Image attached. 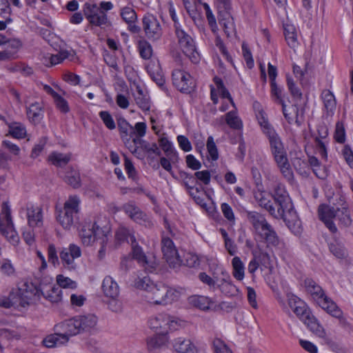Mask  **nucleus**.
Segmentation results:
<instances>
[{"label": "nucleus", "mask_w": 353, "mask_h": 353, "mask_svg": "<svg viewBox=\"0 0 353 353\" xmlns=\"http://www.w3.org/2000/svg\"><path fill=\"white\" fill-rule=\"evenodd\" d=\"M287 303L300 320L311 312L306 303L294 294H287Z\"/></svg>", "instance_id": "nucleus-18"}, {"label": "nucleus", "mask_w": 353, "mask_h": 353, "mask_svg": "<svg viewBox=\"0 0 353 353\" xmlns=\"http://www.w3.org/2000/svg\"><path fill=\"white\" fill-rule=\"evenodd\" d=\"M212 345L214 353H233L229 346L220 339H215Z\"/></svg>", "instance_id": "nucleus-52"}, {"label": "nucleus", "mask_w": 353, "mask_h": 353, "mask_svg": "<svg viewBox=\"0 0 353 353\" xmlns=\"http://www.w3.org/2000/svg\"><path fill=\"white\" fill-rule=\"evenodd\" d=\"M74 54L72 50L61 49L60 51L56 54H46L43 57L42 61L44 65L51 66L61 63L64 59L69 58Z\"/></svg>", "instance_id": "nucleus-32"}, {"label": "nucleus", "mask_w": 353, "mask_h": 353, "mask_svg": "<svg viewBox=\"0 0 353 353\" xmlns=\"http://www.w3.org/2000/svg\"><path fill=\"white\" fill-rule=\"evenodd\" d=\"M271 97L276 103L281 105L285 103L283 99V90L276 82H271Z\"/></svg>", "instance_id": "nucleus-51"}, {"label": "nucleus", "mask_w": 353, "mask_h": 353, "mask_svg": "<svg viewBox=\"0 0 353 353\" xmlns=\"http://www.w3.org/2000/svg\"><path fill=\"white\" fill-rule=\"evenodd\" d=\"M176 34L179 39V46L182 52L188 57L192 61L196 62L199 59V54L192 39L179 26L176 27Z\"/></svg>", "instance_id": "nucleus-13"}, {"label": "nucleus", "mask_w": 353, "mask_h": 353, "mask_svg": "<svg viewBox=\"0 0 353 353\" xmlns=\"http://www.w3.org/2000/svg\"><path fill=\"white\" fill-rule=\"evenodd\" d=\"M147 126L144 122H138L133 128V134L137 136L136 138L131 135L130 138L128 137L127 133L123 131V128L121 127V138L124 141L125 145L129 150L133 154H139V150L142 146V140L141 137L145 136L146 133Z\"/></svg>", "instance_id": "nucleus-11"}, {"label": "nucleus", "mask_w": 353, "mask_h": 353, "mask_svg": "<svg viewBox=\"0 0 353 353\" xmlns=\"http://www.w3.org/2000/svg\"><path fill=\"white\" fill-rule=\"evenodd\" d=\"M330 250L339 259H343L347 255V252L343 245L338 241H334L330 243Z\"/></svg>", "instance_id": "nucleus-49"}, {"label": "nucleus", "mask_w": 353, "mask_h": 353, "mask_svg": "<svg viewBox=\"0 0 353 353\" xmlns=\"http://www.w3.org/2000/svg\"><path fill=\"white\" fill-rule=\"evenodd\" d=\"M54 332V334H49L43 339V345L48 348L66 345L69 342L66 336H63L61 332H56L55 330Z\"/></svg>", "instance_id": "nucleus-35"}, {"label": "nucleus", "mask_w": 353, "mask_h": 353, "mask_svg": "<svg viewBox=\"0 0 353 353\" xmlns=\"http://www.w3.org/2000/svg\"><path fill=\"white\" fill-rule=\"evenodd\" d=\"M282 110L284 117L289 123L299 126L303 122L304 111L302 107L298 108L296 105H288L283 103Z\"/></svg>", "instance_id": "nucleus-21"}, {"label": "nucleus", "mask_w": 353, "mask_h": 353, "mask_svg": "<svg viewBox=\"0 0 353 353\" xmlns=\"http://www.w3.org/2000/svg\"><path fill=\"white\" fill-rule=\"evenodd\" d=\"M48 257L49 262L54 266L57 267L59 265V260L57 256V252L55 246L50 244L48 248Z\"/></svg>", "instance_id": "nucleus-60"}, {"label": "nucleus", "mask_w": 353, "mask_h": 353, "mask_svg": "<svg viewBox=\"0 0 353 353\" xmlns=\"http://www.w3.org/2000/svg\"><path fill=\"white\" fill-rule=\"evenodd\" d=\"M303 285L316 303L326 295L321 287L311 279H305Z\"/></svg>", "instance_id": "nucleus-34"}, {"label": "nucleus", "mask_w": 353, "mask_h": 353, "mask_svg": "<svg viewBox=\"0 0 353 353\" xmlns=\"http://www.w3.org/2000/svg\"><path fill=\"white\" fill-rule=\"evenodd\" d=\"M70 154L58 152H53L48 157L49 161H50L52 164L59 166L66 164L70 161Z\"/></svg>", "instance_id": "nucleus-46"}, {"label": "nucleus", "mask_w": 353, "mask_h": 353, "mask_svg": "<svg viewBox=\"0 0 353 353\" xmlns=\"http://www.w3.org/2000/svg\"><path fill=\"white\" fill-rule=\"evenodd\" d=\"M122 18L128 23H133L136 19V14L131 7H125L121 12Z\"/></svg>", "instance_id": "nucleus-64"}, {"label": "nucleus", "mask_w": 353, "mask_h": 353, "mask_svg": "<svg viewBox=\"0 0 353 353\" xmlns=\"http://www.w3.org/2000/svg\"><path fill=\"white\" fill-rule=\"evenodd\" d=\"M160 145L165 152L177 157L178 152L176 150L173 143L172 141H169L167 138H161V139Z\"/></svg>", "instance_id": "nucleus-56"}, {"label": "nucleus", "mask_w": 353, "mask_h": 353, "mask_svg": "<svg viewBox=\"0 0 353 353\" xmlns=\"http://www.w3.org/2000/svg\"><path fill=\"white\" fill-rule=\"evenodd\" d=\"M255 228L261 236H263L268 244L276 245L278 243V238L275 232L267 222L262 219L255 225Z\"/></svg>", "instance_id": "nucleus-30"}, {"label": "nucleus", "mask_w": 353, "mask_h": 353, "mask_svg": "<svg viewBox=\"0 0 353 353\" xmlns=\"http://www.w3.org/2000/svg\"><path fill=\"white\" fill-rule=\"evenodd\" d=\"M162 252L170 266L176 268L182 264L173 242L170 239H163L162 241Z\"/></svg>", "instance_id": "nucleus-17"}, {"label": "nucleus", "mask_w": 353, "mask_h": 353, "mask_svg": "<svg viewBox=\"0 0 353 353\" xmlns=\"http://www.w3.org/2000/svg\"><path fill=\"white\" fill-rule=\"evenodd\" d=\"M9 134L16 139H22L26 134V130L23 125L13 123L9 125Z\"/></svg>", "instance_id": "nucleus-48"}, {"label": "nucleus", "mask_w": 353, "mask_h": 353, "mask_svg": "<svg viewBox=\"0 0 353 353\" xmlns=\"http://www.w3.org/2000/svg\"><path fill=\"white\" fill-rule=\"evenodd\" d=\"M274 259L268 254H263L260 260V270L267 283L273 288L274 283Z\"/></svg>", "instance_id": "nucleus-19"}, {"label": "nucleus", "mask_w": 353, "mask_h": 353, "mask_svg": "<svg viewBox=\"0 0 353 353\" xmlns=\"http://www.w3.org/2000/svg\"><path fill=\"white\" fill-rule=\"evenodd\" d=\"M254 108L259 124L260 125L263 132L268 136L269 140L272 139V137L274 138L277 137L278 135L275 133L271 125L269 123L266 114L261 105L259 103H255L254 104Z\"/></svg>", "instance_id": "nucleus-26"}, {"label": "nucleus", "mask_w": 353, "mask_h": 353, "mask_svg": "<svg viewBox=\"0 0 353 353\" xmlns=\"http://www.w3.org/2000/svg\"><path fill=\"white\" fill-rule=\"evenodd\" d=\"M41 296L52 303H57L62 300L63 292L53 284L52 277L46 276L41 279L38 288L28 285L25 288L14 290L8 298L0 299V305L25 307L39 300Z\"/></svg>", "instance_id": "nucleus-1"}, {"label": "nucleus", "mask_w": 353, "mask_h": 353, "mask_svg": "<svg viewBox=\"0 0 353 353\" xmlns=\"http://www.w3.org/2000/svg\"><path fill=\"white\" fill-rule=\"evenodd\" d=\"M220 24L228 37H231L234 34L235 27L233 18L228 14L221 19Z\"/></svg>", "instance_id": "nucleus-43"}, {"label": "nucleus", "mask_w": 353, "mask_h": 353, "mask_svg": "<svg viewBox=\"0 0 353 353\" xmlns=\"http://www.w3.org/2000/svg\"><path fill=\"white\" fill-rule=\"evenodd\" d=\"M0 232L12 245L17 246L19 244L20 237L14 228L10 209L7 204L3 205L0 214Z\"/></svg>", "instance_id": "nucleus-7"}, {"label": "nucleus", "mask_w": 353, "mask_h": 353, "mask_svg": "<svg viewBox=\"0 0 353 353\" xmlns=\"http://www.w3.org/2000/svg\"><path fill=\"white\" fill-rule=\"evenodd\" d=\"M55 219L58 224L65 230H71L75 228L77 216L63 210L56 208Z\"/></svg>", "instance_id": "nucleus-23"}, {"label": "nucleus", "mask_w": 353, "mask_h": 353, "mask_svg": "<svg viewBox=\"0 0 353 353\" xmlns=\"http://www.w3.org/2000/svg\"><path fill=\"white\" fill-rule=\"evenodd\" d=\"M202 6L205 11L206 18L208 19V24H209L212 31L214 33L216 34L218 32L219 28H218L216 18H215L214 15L213 14L210 6L205 3L202 4Z\"/></svg>", "instance_id": "nucleus-47"}, {"label": "nucleus", "mask_w": 353, "mask_h": 353, "mask_svg": "<svg viewBox=\"0 0 353 353\" xmlns=\"http://www.w3.org/2000/svg\"><path fill=\"white\" fill-rule=\"evenodd\" d=\"M274 198L279 205L277 214L286 222L289 229L296 235L302 232L301 223L293 210L292 203L285 189L279 186L275 192Z\"/></svg>", "instance_id": "nucleus-3"}, {"label": "nucleus", "mask_w": 353, "mask_h": 353, "mask_svg": "<svg viewBox=\"0 0 353 353\" xmlns=\"http://www.w3.org/2000/svg\"><path fill=\"white\" fill-rule=\"evenodd\" d=\"M207 149L209 158L212 161H216L219 159V152L214 139L212 137H209L208 139Z\"/></svg>", "instance_id": "nucleus-55"}, {"label": "nucleus", "mask_w": 353, "mask_h": 353, "mask_svg": "<svg viewBox=\"0 0 353 353\" xmlns=\"http://www.w3.org/2000/svg\"><path fill=\"white\" fill-rule=\"evenodd\" d=\"M147 71L152 79L159 86L163 87L165 82L159 60L153 59L146 65Z\"/></svg>", "instance_id": "nucleus-27"}, {"label": "nucleus", "mask_w": 353, "mask_h": 353, "mask_svg": "<svg viewBox=\"0 0 353 353\" xmlns=\"http://www.w3.org/2000/svg\"><path fill=\"white\" fill-rule=\"evenodd\" d=\"M174 86L181 92H188L194 88V80L189 73L184 70H176L172 73Z\"/></svg>", "instance_id": "nucleus-16"}, {"label": "nucleus", "mask_w": 353, "mask_h": 353, "mask_svg": "<svg viewBox=\"0 0 353 353\" xmlns=\"http://www.w3.org/2000/svg\"><path fill=\"white\" fill-rule=\"evenodd\" d=\"M185 163L187 167L192 170H199L202 166L201 163L193 154L185 157Z\"/></svg>", "instance_id": "nucleus-63"}, {"label": "nucleus", "mask_w": 353, "mask_h": 353, "mask_svg": "<svg viewBox=\"0 0 353 353\" xmlns=\"http://www.w3.org/2000/svg\"><path fill=\"white\" fill-rule=\"evenodd\" d=\"M133 286L142 292L147 301L152 304H165L176 300L179 296V291L169 289L161 282H154L148 276L135 279Z\"/></svg>", "instance_id": "nucleus-2"}, {"label": "nucleus", "mask_w": 353, "mask_h": 353, "mask_svg": "<svg viewBox=\"0 0 353 353\" xmlns=\"http://www.w3.org/2000/svg\"><path fill=\"white\" fill-rule=\"evenodd\" d=\"M115 240L117 243H121L126 240L130 242L132 245V255L139 263H141L147 270L152 272L157 267V260L154 256H145L141 248L135 244L134 236L125 228L121 227L119 228L115 234Z\"/></svg>", "instance_id": "nucleus-6"}, {"label": "nucleus", "mask_w": 353, "mask_h": 353, "mask_svg": "<svg viewBox=\"0 0 353 353\" xmlns=\"http://www.w3.org/2000/svg\"><path fill=\"white\" fill-rule=\"evenodd\" d=\"M284 34L285 40L290 48H295L298 46V33L294 25L290 23L285 24Z\"/></svg>", "instance_id": "nucleus-37"}, {"label": "nucleus", "mask_w": 353, "mask_h": 353, "mask_svg": "<svg viewBox=\"0 0 353 353\" xmlns=\"http://www.w3.org/2000/svg\"><path fill=\"white\" fill-rule=\"evenodd\" d=\"M341 155L349 167L353 169V150L349 145H344L341 150Z\"/></svg>", "instance_id": "nucleus-62"}, {"label": "nucleus", "mask_w": 353, "mask_h": 353, "mask_svg": "<svg viewBox=\"0 0 353 353\" xmlns=\"http://www.w3.org/2000/svg\"><path fill=\"white\" fill-rule=\"evenodd\" d=\"M56 332H61L67 339L80 334L76 317L64 320L57 323L54 326Z\"/></svg>", "instance_id": "nucleus-22"}, {"label": "nucleus", "mask_w": 353, "mask_h": 353, "mask_svg": "<svg viewBox=\"0 0 353 353\" xmlns=\"http://www.w3.org/2000/svg\"><path fill=\"white\" fill-rule=\"evenodd\" d=\"M139 52L142 58L145 59H150L152 55V48L151 45L145 41H141L139 43Z\"/></svg>", "instance_id": "nucleus-54"}, {"label": "nucleus", "mask_w": 353, "mask_h": 353, "mask_svg": "<svg viewBox=\"0 0 353 353\" xmlns=\"http://www.w3.org/2000/svg\"><path fill=\"white\" fill-rule=\"evenodd\" d=\"M300 346L308 353H318L319 348L313 342L306 339H299Z\"/></svg>", "instance_id": "nucleus-61"}, {"label": "nucleus", "mask_w": 353, "mask_h": 353, "mask_svg": "<svg viewBox=\"0 0 353 353\" xmlns=\"http://www.w3.org/2000/svg\"><path fill=\"white\" fill-rule=\"evenodd\" d=\"M56 282L60 288L63 289L75 290L78 287V283L76 281L63 274L57 275Z\"/></svg>", "instance_id": "nucleus-41"}, {"label": "nucleus", "mask_w": 353, "mask_h": 353, "mask_svg": "<svg viewBox=\"0 0 353 353\" xmlns=\"http://www.w3.org/2000/svg\"><path fill=\"white\" fill-rule=\"evenodd\" d=\"M334 139L336 142L343 143L345 141V130L342 122H338L336 125Z\"/></svg>", "instance_id": "nucleus-57"}, {"label": "nucleus", "mask_w": 353, "mask_h": 353, "mask_svg": "<svg viewBox=\"0 0 353 353\" xmlns=\"http://www.w3.org/2000/svg\"><path fill=\"white\" fill-rule=\"evenodd\" d=\"M143 28L150 38L157 39L161 34L160 24L153 15L148 14L143 18Z\"/></svg>", "instance_id": "nucleus-28"}, {"label": "nucleus", "mask_w": 353, "mask_h": 353, "mask_svg": "<svg viewBox=\"0 0 353 353\" xmlns=\"http://www.w3.org/2000/svg\"><path fill=\"white\" fill-rule=\"evenodd\" d=\"M183 322L165 314H159L149 320L150 327L159 334H166L168 332L177 330L183 326Z\"/></svg>", "instance_id": "nucleus-8"}, {"label": "nucleus", "mask_w": 353, "mask_h": 353, "mask_svg": "<svg viewBox=\"0 0 353 353\" xmlns=\"http://www.w3.org/2000/svg\"><path fill=\"white\" fill-rule=\"evenodd\" d=\"M316 337L323 340L327 339V334L323 325L310 312L309 315L301 320Z\"/></svg>", "instance_id": "nucleus-24"}, {"label": "nucleus", "mask_w": 353, "mask_h": 353, "mask_svg": "<svg viewBox=\"0 0 353 353\" xmlns=\"http://www.w3.org/2000/svg\"><path fill=\"white\" fill-rule=\"evenodd\" d=\"M98 9L96 4L86 3L83 6V12L91 24L101 26L107 23V17L103 13H98Z\"/></svg>", "instance_id": "nucleus-20"}, {"label": "nucleus", "mask_w": 353, "mask_h": 353, "mask_svg": "<svg viewBox=\"0 0 353 353\" xmlns=\"http://www.w3.org/2000/svg\"><path fill=\"white\" fill-rule=\"evenodd\" d=\"M102 290L104 295L110 299L108 303L110 308L115 312L119 310L121 304L118 299L119 287L117 283L111 276H105L102 283Z\"/></svg>", "instance_id": "nucleus-12"}, {"label": "nucleus", "mask_w": 353, "mask_h": 353, "mask_svg": "<svg viewBox=\"0 0 353 353\" xmlns=\"http://www.w3.org/2000/svg\"><path fill=\"white\" fill-rule=\"evenodd\" d=\"M322 99L327 111L333 112L336 108V100L334 94L329 90H325L322 93Z\"/></svg>", "instance_id": "nucleus-45"}, {"label": "nucleus", "mask_w": 353, "mask_h": 353, "mask_svg": "<svg viewBox=\"0 0 353 353\" xmlns=\"http://www.w3.org/2000/svg\"><path fill=\"white\" fill-rule=\"evenodd\" d=\"M65 180L74 188H77L80 185V175L78 171L72 170L68 172L65 176Z\"/></svg>", "instance_id": "nucleus-53"}, {"label": "nucleus", "mask_w": 353, "mask_h": 353, "mask_svg": "<svg viewBox=\"0 0 353 353\" xmlns=\"http://www.w3.org/2000/svg\"><path fill=\"white\" fill-rule=\"evenodd\" d=\"M80 206L81 199L79 196L77 195H70L65 201L63 206L58 208L73 214L77 215L80 211Z\"/></svg>", "instance_id": "nucleus-36"}, {"label": "nucleus", "mask_w": 353, "mask_h": 353, "mask_svg": "<svg viewBox=\"0 0 353 353\" xmlns=\"http://www.w3.org/2000/svg\"><path fill=\"white\" fill-rule=\"evenodd\" d=\"M27 116L32 122H37L42 117V108L39 103H34L27 108Z\"/></svg>", "instance_id": "nucleus-40"}, {"label": "nucleus", "mask_w": 353, "mask_h": 353, "mask_svg": "<svg viewBox=\"0 0 353 353\" xmlns=\"http://www.w3.org/2000/svg\"><path fill=\"white\" fill-rule=\"evenodd\" d=\"M99 117L103 121L105 125L110 130H114L116 128L115 122L112 115L107 111H101Z\"/></svg>", "instance_id": "nucleus-58"}, {"label": "nucleus", "mask_w": 353, "mask_h": 353, "mask_svg": "<svg viewBox=\"0 0 353 353\" xmlns=\"http://www.w3.org/2000/svg\"><path fill=\"white\" fill-rule=\"evenodd\" d=\"M185 7L189 13L190 16L194 21H196L200 18V14L197 12L198 6L192 4L190 0H183Z\"/></svg>", "instance_id": "nucleus-59"}, {"label": "nucleus", "mask_w": 353, "mask_h": 353, "mask_svg": "<svg viewBox=\"0 0 353 353\" xmlns=\"http://www.w3.org/2000/svg\"><path fill=\"white\" fill-rule=\"evenodd\" d=\"M59 256L63 265L69 270H73L77 268L74 261L81 257V250L79 246L72 243L64 248L60 252Z\"/></svg>", "instance_id": "nucleus-14"}, {"label": "nucleus", "mask_w": 353, "mask_h": 353, "mask_svg": "<svg viewBox=\"0 0 353 353\" xmlns=\"http://www.w3.org/2000/svg\"><path fill=\"white\" fill-rule=\"evenodd\" d=\"M318 216L320 220L332 232L336 231L334 224L336 220L340 221L344 225H349L351 223L350 213L347 206L343 203L341 208L335 207L329 204H321L318 208Z\"/></svg>", "instance_id": "nucleus-5"}, {"label": "nucleus", "mask_w": 353, "mask_h": 353, "mask_svg": "<svg viewBox=\"0 0 353 353\" xmlns=\"http://www.w3.org/2000/svg\"><path fill=\"white\" fill-rule=\"evenodd\" d=\"M176 353H198V350L191 340L183 337L176 339L172 344Z\"/></svg>", "instance_id": "nucleus-33"}, {"label": "nucleus", "mask_w": 353, "mask_h": 353, "mask_svg": "<svg viewBox=\"0 0 353 353\" xmlns=\"http://www.w3.org/2000/svg\"><path fill=\"white\" fill-rule=\"evenodd\" d=\"M76 319L80 334L94 330L98 322L97 317L91 314L76 316Z\"/></svg>", "instance_id": "nucleus-31"}, {"label": "nucleus", "mask_w": 353, "mask_h": 353, "mask_svg": "<svg viewBox=\"0 0 353 353\" xmlns=\"http://www.w3.org/2000/svg\"><path fill=\"white\" fill-rule=\"evenodd\" d=\"M279 186L283 187L285 189L283 185L277 184L274 188L273 193L272 194L263 190L261 187H258L257 191L255 193V198L259 203L260 205L267 209L272 214H275L274 209L272 205V198L275 199L274 194ZM275 202L278 203L276 201Z\"/></svg>", "instance_id": "nucleus-25"}, {"label": "nucleus", "mask_w": 353, "mask_h": 353, "mask_svg": "<svg viewBox=\"0 0 353 353\" xmlns=\"http://www.w3.org/2000/svg\"><path fill=\"white\" fill-rule=\"evenodd\" d=\"M125 212L137 222L143 219L145 215L133 204L128 203L124 206Z\"/></svg>", "instance_id": "nucleus-44"}, {"label": "nucleus", "mask_w": 353, "mask_h": 353, "mask_svg": "<svg viewBox=\"0 0 353 353\" xmlns=\"http://www.w3.org/2000/svg\"><path fill=\"white\" fill-rule=\"evenodd\" d=\"M28 225L31 229L40 228L43 224L42 209L37 205L28 203L26 206Z\"/></svg>", "instance_id": "nucleus-15"}, {"label": "nucleus", "mask_w": 353, "mask_h": 353, "mask_svg": "<svg viewBox=\"0 0 353 353\" xmlns=\"http://www.w3.org/2000/svg\"><path fill=\"white\" fill-rule=\"evenodd\" d=\"M189 303L202 310H208L212 305V301L208 297L199 295L190 296Z\"/></svg>", "instance_id": "nucleus-39"}, {"label": "nucleus", "mask_w": 353, "mask_h": 353, "mask_svg": "<svg viewBox=\"0 0 353 353\" xmlns=\"http://www.w3.org/2000/svg\"><path fill=\"white\" fill-rule=\"evenodd\" d=\"M15 272L14 268L10 260L0 259V273L6 276H12Z\"/></svg>", "instance_id": "nucleus-50"}, {"label": "nucleus", "mask_w": 353, "mask_h": 353, "mask_svg": "<svg viewBox=\"0 0 353 353\" xmlns=\"http://www.w3.org/2000/svg\"><path fill=\"white\" fill-rule=\"evenodd\" d=\"M316 304L336 319H341L343 317L342 310L327 295L320 299Z\"/></svg>", "instance_id": "nucleus-29"}, {"label": "nucleus", "mask_w": 353, "mask_h": 353, "mask_svg": "<svg viewBox=\"0 0 353 353\" xmlns=\"http://www.w3.org/2000/svg\"><path fill=\"white\" fill-rule=\"evenodd\" d=\"M110 231L109 226L106 225L102 228L98 223H94L91 227L83 225L79 234L83 244L87 246L92 245L95 240H100L101 248L98 251L97 258L102 260L106 254V245Z\"/></svg>", "instance_id": "nucleus-4"}, {"label": "nucleus", "mask_w": 353, "mask_h": 353, "mask_svg": "<svg viewBox=\"0 0 353 353\" xmlns=\"http://www.w3.org/2000/svg\"><path fill=\"white\" fill-rule=\"evenodd\" d=\"M226 123L233 129L240 130L243 128L241 119L239 117L236 111H230L225 115Z\"/></svg>", "instance_id": "nucleus-42"}, {"label": "nucleus", "mask_w": 353, "mask_h": 353, "mask_svg": "<svg viewBox=\"0 0 353 353\" xmlns=\"http://www.w3.org/2000/svg\"><path fill=\"white\" fill-rule=\"evenodd\" d=\"M232 275L238 281H243L245 277V265L238 256L232 260Z\"/></svg>", "instance_id": "nucleus-38"}, {"label": "nucleus", "mask_w": 353, "mask_h": 353, "mask_svg": "<svg viewBox=\"0 0 353 353\" xmlns=\"http://www.w3.org/2000/svg\"><path fill=\"white\" fill-rule=\"evenodd\" d=\"M211 99L214 103H221L220 111L225 112L228 110L230 105H234L230 93L223 86L222 81L214 77L213 83L211 85Z\"/></svg>", "instance_id": "nucleus-10"}, {"label": "nucleus", "mask_w": 353, "mask_h": 353, "mask_svg": "<svg viewBox=\"0 0 353 353\" xmlns=\"http://www.w3.org/2000/svg\"><path fill=\"white\" fill-rule=\"evenodd\" d=\"M274 160L283 176L288 180L292 179V172L288 161L286 153L279 137L270 140Z\"/></svg>", "instance_id": "nucleus-9"}]
</instances>
